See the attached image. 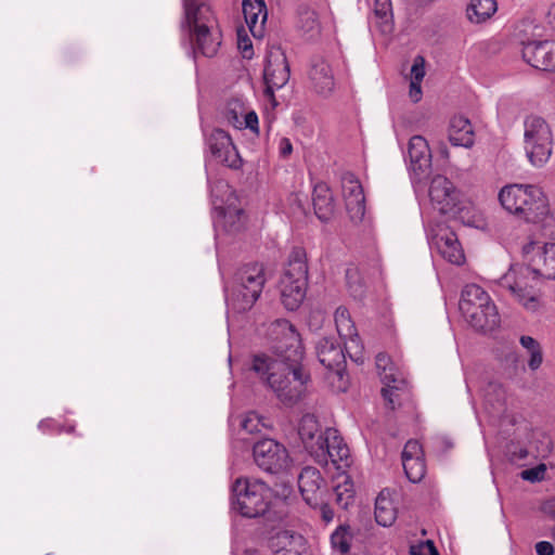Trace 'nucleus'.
Listing matches in <instances>:
<instances>
[{
	"instance_id": "nucleus-1",
	"label": "nucleus",
	"mask_w": 555,
	"mask_h": 555,
	"mask_svg": "<svg viewBox=\"0 0 555 555\" xmlns=\"http://www.w3.org/2000/svg\"><path fill=\"white\" fill-rule=\"evenodd\" d=\"M250 370L286 405H294L300 400L310 378L309 374L302 371L301 363L272 360L266 354H256Z\"/></svg>"
},
{
	"instance_id": "nucleus-2",
	"label": "nucleus",
	"mask_w": 555,
	"mask_h": 555,
	"mask_svg": "<svg viewBox=\"0 0 555 555\" xmlns=\"http://www.w3.org/2000/svg\"><path fill=\"white\" fill-rule=\"evenodd\" d=\"M184 23L195 54L212 57L221 46V31L210 7L201 0H183Z\"/></svg>"
},
{
	"instance_id": "nucleus-3",
	"label": "nucleus",
	"mask_w": 555,
	"mask_h": 555,
	"mask_svg": "<svg viewBox=\"0 0 555 555\" xmlns=\"http://www.w3.org/2000/svg\"><path fill=\"white\" fill-rule=\"evenodd\" d=\"M502 207L519 220L538 222L548 214V202L543 191L533 184H508L501 189Z\"/></svg>"
},
{
	"instance_id": "nucleus-4",
	"label": "nucleus",
	"mask_w": 555,
	"mask_h": 555,
	"mask_svg": "<svg viewBox=\"0 0 555 555\" xmlns=\"http://www.w3.org/2000/svg\"><path fill=\"white\" fill-rule=\"evenodd\" d=\"M459 308L465 320L477 331H493L500 324V315L490 296L476 284L462 291Z\"/></svg>"
},
{
	"instance_id": "nucleus-5",
	"label": "nucleus",
	"mask_w": 555,
	"mask_h": 555,
	"mask_svg": "<svg viewBox=\"0 0 555 555\" xmlns=\"http://www.w3.org/2000/svg\"><path fill=\"white\" fill-rule=\"evenodd\" d=\"M264 283L262 263L253 262L242 266L233 276L228 296L229 305L237 312L249 310L260 297Z\"/></svg>"
},
{
	"instance_id": "nucleus-6",
	"label": "nucleus",
	"mask_w": 555,
	"mask_h": 555,
	"mask_svg": "<svg viewBox=\"0 0 555 555\" xmlns=\"http://www.w3.org/2000/svg\"><path fill=\"white\" fill-rule=\"evenodd\" d=\"M232 492L234 508L244 517L262 516L270 507L272 490L260 479L237 478Z\"/></svg>"
},
{
	"instance_id": "nucleus-7",
	"label": "nucleus",
	"mask_w": 555,
	"mask_h": 555,
	"mask_svg": "<svg viewBox=\"0 0 555 555\" xmlns=\"http://www.w3.org/2000/svg\"><path fill=\"white\" fill-rule=\"evenodd\" d=\"M433 206L442 215H449L464 224L474 222L472 207L463 199L461 192L444 176L433 178L429 186Z\"/></svg>"
},
{
	"instance_id": "nucleus-8",
	"label": "nucleus",
	"mask_w": 555,
	"mask_h": 555,
	"mask_svg": "<svg viewBox=\"0 0 555 555\" xmlns=\"http://www.w3.org/2000/svg\"><path fill=\"white\" fill-rule=\"evenodd\" d=\"M540 272L525 264H514L499 280L501 287L508 289L528 310L539 306Z\"/></svg>"
},
{
	"instance_id": "nucleus-9",
	"label": "nucleus",
	"mask_w": 555,
	"mask_h": 555,
	"mask_svg": "<svg viewBox=\"0 0 555 555\" xmlns=\"http://www.w3.org/2000/svg\"><path fill=\"white\" fill-rule=\"evenodd\" d=\"M524 144L526 155L534 167L544 166L553 152V132L546 120L537 115L524 121Z\"/></svg>"
},
{
	"instance_id": "nucleus-10",
	"label": "nucleus",
	"mask_w": 555,
	"mask_h": 555,
	"mask_svg": "<svg viewBox=\"0 0 555 555\" xmlns=\"http://www.w3.org/2000/svg\"><path fill=\"white\" fill-rule=\"evenodd\" d=\"M268 336L276 354L272 360L301 363L304 347L300 335L289 321L280 319L272 322L268 328Z\"/></svg>"
},
{
	"instance_id": "nucleus-11",
	"label": "nucleus",
	"mask_w": 555,
	"mask_h": 555,
	"mask_svg": "<svg viewBox=\"0 0 555 555\" xmlns=\"http://www.w3.org/2000/svg\"><path fill=\"white\" fill-rule=\"evenodd\" d=\"M291 69L284 51L280 47H272L266 56L263 68L264 96L273 106L278 105L274 90L283 88L289 80Z\"/></svg>"
},
{
	"instance_id": "nucleus-12",
	"label": "nucleus",
	"mask_w": 555,
	"mask_h": 555,
	"mask_svg": "<svg viewBox=\"0 0 555 555\" xmlns=\"http://www.w3.org/2000/svg\"><path fill=\"white\" fill-rule=\"evenodd\" d=\"M253 456L257 466L263 472L279 474L291 465L287 449L273 439H262L254 444Z\"/></svg>"
},
{
	"instance_id": "nucleus-13",
	"label": "nucleus",
	"mask_w": 555,
	"mask_h": 555,
	"mask_svg": "<svg viewBox=\"0 0 555 555\" xmlns=\"http://www.w3.org/2000/svg\"><path fill=\"white\" fill-rule=\"evenodd\" d=\"M430 245L441 257L454 264L463 263L465 256L454 231L444 222L429 224Z\"/></svg>"
},
{
	"instance_id": "nucleus-14",
	"label": "nucleus",
	"mask_w": 555,
	"mask_h": 555,
	"mask_svg": "<svg viewBox=\"0 0 555 555\" xmlns=\"http://www.w3.org/2000/svg\"><path fill=\"white\" fill-rule=\"evenodd\" d=\"M212 157L232 169H240L243 160L228 132L220 128L214 129L206 139Z\"/></svg>"
},
{
	"instance_id": "nucleus-15",
	"label": "nucleus",
	"mask_w": 555,
	"mask_h": 555,
	"mask_svg": "<svg viewBox=\"0 0 555 555\" xmlns=\"http://www.w3.org/2000/svg\"><path fill=\"white\" fill-rule=\"evenodd\" d=\"M341 188L350 219L360 222L365 214V197L360 181L352 172H345L341 177Z\"/></svg>"
},
{
	"instance_id": "nucleus-16",
	"label": "nucleus",
	"mask_w": 555,
	"mask_h": 555,
	"mask_svg": "<svg viewBox=\"0 0 555 555\" xmlns=\"http://www.w3.org/2000/svg\"><path fill=\"white\" fill-rule=\"evenodd\" d=\"M298 488L305 502L312 508L322 503L325 481L315 467H304L298 476Z\"/></svg>"
},
{
	"instance_id": "nucleus-17",
	"label": "nucleus",
	"mask_w": 555,
	"mask_h": 555,
	"mask_svg": "<svg viewBox=\"0 0 555 555\" xmlns=\"http://www.w3.org/2000/svg\"><path fill=\"white\" fill-rule=\"evenodd\" d=\"M323 447V456H314L315 462L326 465L330 461L337 467L348 466L350 456L349 448L344 442L338 431L334 428H326Z\"/></svg>"
},
{
	"instance_id": "nucleus-18",
	"label": "nucleus",
	"mask_w": 555,
	"mask_h": 555,
	"mask_svg": "<svg viewBox=\"0 0 555 555\" xmlns=\"http://www.w3.org/2000/svg\"><path fill=\"white\" fill-rule=\"evenodd\" d=\"M522 57L532 67L555 70V41H532L522 48Z\"/></svg>"
},
{
	"instance_id": "nucleus-19",
	"label": "nucleus",
	"mask_w": 555,
	"mask_h": 555,
	"mask_svg": "<svg viewBox=\"0 0 555 555\" xmlns=\"http://www.w3.org/2000/svg\"><path fill=\"white\" fill-rule=\"evenodd\" d=\"M410 168L417 179L427 177L431 169V151L422 135H413L408 145Z\"/></svg>"
},
{
	"instance_id": "nucleus-20",
	"label": "nucleus",
	"mask_w": 555,
	"mask_h": 555,
	"mask_svg": "<svg viewBox=\"0 0 555 555\" xmlns=\"http://www.w3.org/2000/svg\"><path fill=\"white\" fill-rule=\"evenodd\" d=\"M298 435L309 454L323 456L322 443L325 441V430H321L319 422L313 414H305L298 426Z\"/></svg>"
},
{
	"instance_id": "nucleus-21",
	"label": "nucleus",
	"mask_w": 555,
	"mask_h": 555,
	"mask_svg": "<svg viewBox=\"0 0 555 555\" xmlns=\"http://www.w3.org/2000/svg\"><path fill=\"white\" fill-rule=\"evenodd\" d=\"M269 545L274 555H304L306 551L305 538L289 530L274 533L270 538Z\"/></svg>"
},
{
	"instance_id": "nucleus-22",
	"label": "nucleus",
	"mask_w": 555,
	"mask_h": 555,
	"mask_svg": "<svg viewBox=\"0 0 555 555\" xmlns=\"http://www.w3.org/2000/svg\"><path fill=\"white\" fill-rule=\"evenodd\" d=\"M318 359L328 370L339 372L345 364V353L340 343L334 337H322L315 345Z\"/></svg>"
},
{
	"instance_id": "nucleus-23",
	"label": "nucleus",
	"mask_w": 555,
	"mask_h": 555,
	"mask_svg": "<svg viewBox=\"0 0 555 555\" xmlns=\"http://www.w3.org/2000/svg\"><path fill=\"white\" fill-rule=\"evenodd\" d=\"M309 79L317 93L328 95L335 88V78L331 65L323 57H315L311 62Z\"/></svg>"
},
{
	"instance_id": "nucleus-24",
	"label": "nucleus",
	"mask_w": 555,
	"mask_h": 555,
	"mask_svg": "<svg viewBox=\"0 0 555 555\" xmlns=\"http://www.w3.org/2000/svg\"><path fill=\"white\" fill-rule=\"evenodd\" d=\"M245 22L256 38H261L264 34V23L267 21V7L263 0H243L242 3Z\"/></svg>"
},
{
	"instance_id": "nucleus-25",
	"label": "nucleus",
	"mask_w": 555,
	"mask_h": 555,
	"mask_svg": "<svg viewBox=\"0 0 555 555\" xmlns=\"http://www.w3.org/2000/svg\"><path fill=\"white\" fill-rule=\"evenodd\" d=\"M448 138L454 146H472L474 144V131L470 121L464 116H453L450 119Z\"/></svg>"
},
{
	"instance_id": "nucleus-26",
	"label": "nucleus",
	"mask_w": 555,
	"mask_h": 555,
	"mask_svg": "<svg viewBox=\"0 0 555 555\" xmlns=\"http://www.w3.org/2000/svg\"><path fill=\"white\" fill-rule=\"evenodd\" d=\"M282 279L296 281L299 284L308 283V264L305 249L296 247L291 251Z\"/></svg>"
},
{
	"instance_id": "nucleus-27",
	"label": "nucleus",
	"mask_w": 555,
	"mask_h": 555,
	"mask_svg": "<svg viewBox=\"0 0 555 555\" xmlns=\"http://www.w3.org/2000/svg\"><path fill=\"white\" fill-rule=\"evenodd\" d=\"M312 203L314 212L321 221L326 222L332 218L334 199L330 188L325 183H319L314 186Z\"/></svg>"
},
{
	"instance_id": "nucleus-28",
	"label": "nucleus",
	"mask_w": 555,
	"mask_h": 555,
	"mask_svg": "<svg viewBox=\"0 0 555 555\" xmlns=\"http://www.w3.org/2000/svg\"><path fill=\"white\" fill-rule=\"evenodd\" d=\"M281 300L287 310H296L306 297L308 283H298L296 281H288L281 279Z\"/></svg>"
},
{
	"instance_id": "nucleus-29",
	"label": "nucleus",
	"mask_w": 555,
	"mask_h": 555,
	"mask_svg": "<svg viewBox=\"0 0 555 555\" xmlns=\"http://www.w3.org/2000/svg\"><path fill=\"white\" fill-rule=\"evenodd\" d=\"M397 518V508L389 493L383 490L375 501V519L376 522L383 527L391 526Z\"/></svg>"
},
{
	"instance_id": "nucleus-30",
	"label": "nucleus",
	"mask_w": 555,
	"mask_h": 555,
	"mask_svg": "<svg viewBox=\"0 0 555 555\" xmlns=\"http://www.w3.org/2000/svg\"><path fill=\"white\" fill-rule=\"evenodd\" d=\"M496 10L495 0H470L466 15L472 23L480 24L488 21Z\"/></svg>"
},
{
	"instance_id": "nucleus-31",
	"label": "nucleus",
	"mask_w": 555,
	"mask_h": 555,
	"mask_svg": "<svg viewBox=\"0 0 555 555\" xmlns=\"http://www.w3.org/2000/svg\"><path fill=\"white\" fill-rule=\"evenodd\" d=\"M297 27L308 38L317 37L321 31L318 13L308 7H300L298 9Z\"/></svg>"
},
{
	"instance_id": "nucleus-32",
	"label": "nucleus",
	"mask_w": 555,
	"mask_h": 555,
	"mask_svg": "<svg viewBox=\"0 0 555 555\" xmlns=\"http://www.w3.org/2000/svg\"><path fill=\"white\" fill-rule=\"evenodd\" d=\"M374 14L380 33L390 34L393 29L391 0H374Z\"/></svg>"
},
{
	"instance_id": "nucleus-33",
	"label": "nucleus",
	"mask_w": 555,
	"mask_h": 555,
	"mask_svg": "<svg viewBox=\"0 0 555 555\" xmlns=\"http://www.w3.org/2000/svg\"><path fill=\"white\" fill-rule=\"evenodd\" d=\"M376 367L384 385H389V383L404 384V379L397 376L396 369L388 354L380 352L376 356Z\"/></svg>"
},
{
	"instance_id": "nucleus-34",
	"label": "nucleus",
	"mask_w": 555,
	"mask_h": 555,
	"mask_svg": "<svg viewBox=\"0 0 555 555\" xmlns=\"http://www.w3.org/2000/svg\"><path fill=\"white\" fill-rule=\"evenodd\" d=\"M335 501L338 506L346 509L354 501L353 482L349 476H343V481H339L334 487Z\"/></svg>"
},
{
	"instance_id": "nucleus-35",
	"label": "nucleus",
	"mask_w": 555,
	"mask_h": 555,
	"mask_svg": "<svg viewBox=\"0 0 555 555\" xmlns=\"http://www.w3.org/2000/svg\"><path fill=\"white\" fill-rule=\"evenodd\" d=\"M519 343L529 354V369L531 371H537L543 362V351L540 343L533 337L526 335L520 337Z\"/></svg>"
},
{
	"instance_id": "nucleus-36",
	"label": "nucleus",
	"mask_w": 555,
	"mask_h": 555,
	"mask_svg": "<svg viewBox=\"0 0 555 555\" xmlns=\"http://www.w3.org/2000/svg\"><path fill=\"white\" fill-rule=\"evenodd\" d=\"M539 261H542V268L538 269L541 276L555 280V243L544 245Z\"/></svg>"
},
{
	"instance_id": "nucleus-37",
	"label": "nucleus",
	"mask_w": 555,
	"mask_h": 555,
	"mask_svg": "<svg viewBox=\"0 0 555 555\" xmlns=\"http://www.w3.org/2000/svg\"><path fill=\"white\" fill-rule=\"evenodd\" d=\"M352 538L349 526H339L331 535L332 547L341 555H346L350 551Z\"/></svg>"
},
{
	"instance_id": "nucleus-38",
	"label": "nucleus",
	"mask_w": 555,
	"mask_h": 555,
	"mask_svg": "<svg viewBox=\"0 0 555 555\" xmlns=\"http://www.w3.org/2000/svg\"><path fill=\"white\" fill-rule=\"evenodd\" d=\"M402 465L408 479L412 482H420L426 474L424 456L402 459Z\"/></svg>"
},
{
	"instance_id": "nucleus-39",
	"label": "nucleus",
	"mask_w": 555,
	"mask_h": 555,
	"mask_svg": "<svg viewBox=\"0 0 555 555\" xmlns=\"http://www.w3.org/2000/svg\"><path fill=\"white\" fill-rule=\"evenodd\" d=\"M334 317L339 336L351 337L356 332V327L350 319L348 309L345 307H338Z\"/></svg>"
},
{
	"instance_id": "nucleus-40",
	"label": "nucleus",
	"mask_w": 555,
	"mask_h": 555,
	"mask_svg": "<svg viewBox=\"0 0 555 555\" xmlns=\"http://www.w3.org/2000/svg\"><path fill=\"white\" fill-rule=\"evenodd\" d=\"M245 113L244 103L238 99H233L228 102L224 116L227 120L235 128H243V115Z\"/></svg>"
},
{
	"instance_id": "nucleus-41",
	"label": "nucleus",
	"mask_w": 555,
	"mask_h": 555,
	"mask_svg": "<svg viewBox=\"0 0 555 555\" xmlns=\"http://www.w3.org/2000/svg\"><path fill=\"white\" fill-rule=\"evenodd\" d=\"M404 384L389 383L382 389V396L386 402V406L390 410H395L397 405H400V392L403 390Z\"/></svg>"
},
{
	"instance_id": "nucleus-42",
	"label": "nucleus",
	"mask_w": 555,
	"mask_h": 555,
	"mask_svg": "<svg viewBox=\"0 0 555 555\" xmlns=\"http://www.w3.org/2000/svg\"><path fill=\"white\" fill-rule=\"evenodd\" d=\"M245 214L242 209H228L223 215L224 227L229 232H238L245 223Z\"/></svg>"
},
{
	"instance_id": "nucleus-43",
	"label": "nucleus",
	"mask_w": 555,
	"mask_h": 555,
	"mask_svg": "<svg viewBox=\"0 0 555 555\" xmlns=\"http://www.w3.org/2000/svg\"><path fill=\"white\" fill-rule=\"evenodd\" d=\"M241 429L247 434L261 431L262 423L256 413H248L241 420Z\"/></svg>"
},
{
	"instance_id": "nucleus-44",
	"label": "nucleus",
	"mask_w": 555,
	"mask_h": 555,
	"mask_svg": "<svg viewBox=\"0 0 555 555\" xmlns=\"http://www.w3.org/2000/svg\"><path fill=\"white\" fill-rule=\"evenodd\" d=\"M546 472V466L544 464H539L535 467L525 469L520 473V477L524 480L535 482L540 481L544 478Z\"/></svg>"
},
{
	"instance_id": "nucleus-45",
	"label": "nucleus",
	"mask_w": 555,
	"mask_h": 555,
	"mask_svg": "<svg viewBox=\"0 0 555 555\" xmlns=\"http://www.w3.org/2000/svg\"><path fill=\"white\" fill-rule=\"evenodd\" d=\"M411 555H439L433 541L427 540L416 545H412L410 548Z\"/></svg>"
},
{
	"instance_id": "nucleus-46",
	"label": "nucleus",
	"mask_w": 555,
	"mask_h": 555,
	"mask_svg": "<svg viewBox=\"0 0 555 555\" xmlns=\"http://www.w3.org/2000/svg\"><path fill=\"white\" fill-rule=\"evenodd\" d=\"M425 76V59L421 55H417L411 67V80L416 81V83H422V80Z\"/></svg>"
},
{
	"instance_id": "nucleus-47",
	"label": "nucleus",
	"mask_w": 555,
	"mask_h": 555,
	"mask_svg": "<svg viewBox=\"0 0 555 555\" xmlns=\"http://www.w3.org/2000/svg\"><path fill=\"white\" fill-rule=\"evenodd\" d=\"M424 456L422 444L417 440H409L402 451V459Z\"/></svg>"
},
{
	"instance_id": "nucleus-48",
	"label": "nucleus",
	"mask_w": 555,
	"mask_h": 555,
	"mask_svg": "<svg viewBox=\"0 0 555 555\" xmlns=\"http://www.w3.org/2000/svg\"><path fill=\"white\" fill-rule=\"evenodd\" d=\"M237 48L241 50L244 59H251L254 55V49L251 40L246 36L242 35L241 31H237Z\"/></svg>"
},
{
	"instance_id": "nucleus-49",
	"label": "nucleus",
	"mask_w": 555,
	"mask_h": 555,
	"mask_svg": "<svg viewBox=\"0 0 555 555\" xmlns=\"http://www.w3.org/2000/svg\"><path fill=\"white\" fill-rule=\"evenodd\" d=\"M357 276H358L357 269H347V271H346L347 284L354 297L362 296V294H363L362 284L352 282V280L356 279Z\"/></svg>"
},
{
	"instance_id": "nucleus-50",
	"label": "nucleus",
	"mask_w": 555,
	"mask_h": 555,
	"mask_svg": "<svg viewBox=\"0 0 555 555\" xmlns=\"http://www.w3.org/2000/svg\"><path fill=\"white\" fill-rule=\"evenodd\" d=\"M38 427L43 433H61L63 430L69 433L73 430V426H69L68 428L64 429L63 427L59 426L53 418H46L41 421Z\"/></svg>"
},
{
	"instance_id": "nucleus-51",
	"label": "nucleus",
	"mask_w": 555,
	"mask_h": 555,
	"mask_svg": "<svg viewBox=\"0 0 555 555\" xmlns=\"http://www.w3.org/2000/svg\"><path fill=\"white\" fill-rule=\"evenodd\" d=\"M507 454L509 456L511 462L518 463L519 461L525 460L528 456V451L524 447L512 443L511 446H508Z\"/></svg>"
},
{
	"instance_id": "nucleus-52",
	"label": "nucleus",
	"mask_w": 555,
	"mask_h": 555,
	"mask_svg": "<svg viewBox=\"0 0 555 555\" xmlns=\"http://www.w3.org/2000/svg\"><path fill=\"white\" fill-rule=\"evenodd\" d=\"M243 128H249L254 132H258V116L254 111L244 113L243 117Z\"/></svg>"
},
{
	"instance_id": "nucleus-53",
	"label": "nucleus",
	"mask_w": 555,
	"mask_h": 555,
	"mask_svg": "<svg viewBox=\"0 0 555 555\" xmlns=\"http://www.w3.org/2000/svg\"><path fill=\"white\" fill-rule=\"evenodd\" d=\"M317 508L320 509L321 518L326 522H331L334 518V512L331 508V506L324 501V498H322V503L320 505H317Z\"/></svg>"
},
{
	"instance_id": "nucleus-54",
	"label": "nucleus",
	"mask_w": 555,
	"mask_h": 555,
	"mask_svg": "<svg viewBox=\"0 0 555 555\" xmlns=\"http://www.w3.org/2000/svg\"><path fill=\"white\" fill-rule=\"evenodd\" d=\"M293 152V145L288 138H282L279 143V153L283 158H288Z\"/></svg>"
},
{
	"instance_id": "nucleus-55",
	"label": "nucleus",
	"mask_w": 555,
	"mask_h": 555,
	"mask_svg": "<svg viewBox=\"0 0 555 555\" xmlns=\"http://www.w3.org/2000/svg\"><path fill=\"white\" fill-rule=\"evenodd\" d=\"M535 552L538 555H553L554 547L550 542L541 541L535 544Z\"/></svg>"
},
{
	"instance_id": "nucleus-56",
	"label": "nucleus",
	"mask_w": 555,
	"mask_h": 555,
	"mask_svg": "<svg viewBox=\"0 0 555 555\" xmlns=\"http://www.w3.org/2000/svg\"><path fill=\"white\" fill-rule=\"evenodd\" d=\"M410 98L414 103H417L422 99V88L421 83H416V81L411 80L410 82Z\"/></svg>"
},
{
	"instance_id": "nucleus-57",
	"label": "nucleus",
	"mask_w": 555,
	"mask_h": 555,
	"mask_svg": "<svg viewBox=\"0 0 555 555\" xmlns=\"http://www.w3.org/2000/svg\"><path fill=\"white\" fill-rule=\"evenodd\" d=\"M294 198H295L294 201H295L296 203H298V207H299L300 209H302V206H301V203H300V199H299V195H298V194L294 195Z\"/></svg>"
},
{
	"instance_id": "nucleus-58",
	"label": "nucleus",
	"mask_w": 555,
	"mask_h": 555,
	"mask_svg": "<svg viewBox=\"0 0 555 555\" xmlns=\"http://www.w3.org/2000/svg\"><path fill=\"white\" fill-rule=\"evenodd\" d=\"M441 153L444 154L446 157H448V151L446 149L441 151Z\"/></svg>"
},
{
	"instance_id": "nucleus-59",
	"label": "nucleus",
	"mask_w": 555,
	"mask_h": 555,
	"mask_svg": "<svg viewBox=\"0 0 555 555\" xmlns=\"http://www.w3.org/2000/svg\"><path fill=\"white\" fill-rule=\"evenodd\" d=\"M553 535H554V538H555V527H554Z\"/></svg>"
}]
</instances>
